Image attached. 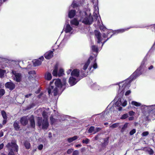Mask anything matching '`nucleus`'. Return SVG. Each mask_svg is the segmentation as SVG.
<instances>
[{
	"mask_svg": "<svg viewBox=\"0 0 155 155\" xmlns=\"http://www.w3.org/2000/svg\"><path fill=\"white\" fill-rule=\"evenodd\" d=\"M49 126V123L48 120L43 119L42 124V128L44 130L47 129Z\"/></svg>",
	"mask_w": 155,
	"mask_h": 155,
	"instance_id": "nucleus-12",
	"label": "nucleus"
},
{
	"mask_svg": "<svg viewBox=\"0 0 155 155\" xmlns=\"http://www.w3.org/2000/svg\"><path fill=\"white\" fill-rule=\"evenodd\" d=\"M58 66L55 65L54 67V69L53 70L52 74L53 76L57 77L58 75Z\"/></svg>",
	"mask_w": 155,
	"mask_h": 155,
	"instance_id": "nucleus-24",
	"label": "nucleus"
},
{
	"mask_svg": "<svg viewBox=\"0 0 155 155\" xmlns=\"http://www.w3.org/2000/svg\"><path fill=\"white\" fill-rule=\"evenodd\" d=\"M118 129L120 130V132L121 133H123L126 130V123H125L123 125L120 124Z\"/></svg>",
	"mask_w": 155,
	"mask_h": 155,
	"instance_id": "nucleus-20",
	"label": "nucleus"
},
{
	"mask_svg": "<svg viewBox=\"0 0 155 155\" xmlns=\"http://www.w3.org/2000/svg\"><path fill=\"white\" fill-rule=\"evenodd\" d=\"M122 109V107H119L118 108V109L119 111H121Z\"/></svg>",
	"mask_w": 155,
	"mask_h": 155,
	"instance_id": "nucleus-64",
	"label": "nucleus"
},
{
	"mask_svg": "<svg viewBox=\"0 0 155 155\" xmlns=\"http://www.w3.org/2000/svg\"><path fill=\"white\" fill-rule=\"evenodd\" d=\"M53 51H50L45 53L44 56L46 59H49L53 56Z\"/></svg>",
	"mask_w": 155,
	"mask_h": 155,
	"instance_id": "nucleus-11",
	"label": "nucleus"
},
{
	"mask_svg": "<svg viewBox=\"0 0 155 155\" xmlns=\"http://www.w3.org/2000/svg\"><path fill=\"white\" fill-rule=\"evenodd\" d=\"M79 154V152L78 150H75L73 152V155H78Z\"/></svg>",
	"mask_w": 155,
	"mask_h": 155,
	"instance_id": "nucleus-51",
	"label": "nucleus"
},
{
	"mask_svg": "<svg viewBox=\"0 0 155 155\" xmlns=\"http://www.w3.org/2000/svg\"><path fill=\"white\" fill-rule=\"evenodd\" d=\"M122 105L123 107H124L126 106V100H125L124 101L123 103L122 104Z\"/></svg>",
	"mask_w": 155,
	"mask_h": 155,
	"instance_id": "nucleus-59",
	"label": "nucleus"
},
{
	"mask_svg": "<svg viewBox=\"0 0 155 155\" xmlns=\"http://www.w3.org/2000/svg\"><path fill=\"white\" fill-rule=\"evenodd\" d=\"M76 11L74 10H71L68 12V16L70 18L74 17L76 15Z\"/></svg>",
	"mask_w": 155,
	"mask_h": 155,
	"instance_id": "nucleus-19",
	"label": "nucleus"
},
{
	"mask_svg": "<svg viewBox=\"0 0 155 155\" xmlns=\"http://www.w3.org/2000/svg\"><path fill=\"white\" fill-rule=\"evenodd\" d=\"M107 34L103 33V37L104 38H109L111 37L114 35L116 34L124 32L125 31V29H120L118 30H115L114 32L113 33L112 32L110 31L109 30H107Z\"/></svg>",
	"mask_w": 155,
	"mask_h": 155,
	"instance_id": "nucleus-6",
	"label": "nucleus"
},
{
	"mask_svg": "<svg viewBox=\"0 0 155 155\" xmlns=\"http://www.w3.org/2000/svg\"><path fill=\"white\" fill-rule=\"evenodd\" d=\"M133 105L138 107L141 106V109L142 113L144 115L145 120H149L151 119L153 120L155 117V114H153V108L155 106V105L146 106L144 105H142L140 103L135 101H133L131 103Z\"/></svg>",
	"mask_w": 155,
	"mask_h": 155,
	"instance_id": "nucleus-1",
	"label": "nucleus"
},
{
	"mask_svg": "<svg viewBox=\"0 0 155 155\" xmlns=\"http://www.w3.org/2000/svg\"><path fill=\"white\" fill-rule=\"evenodd\" d=\"M6 88L9 89L10 91H12L15 87V85L12 81L7 82L5 85Z\"/></svg>",
	"mask_w": 155,
	"mask_h": 155,
	"instance_id": "nucleus-7",
	"label": "nucleus"
},
{
	"mask_svg": "<svg viewBox=\"0 0 155 155\" xmlns=\"http://www.w3.org/2000/svg\"><path fill=\"white\" fill-rule=\"evenodd\" d=\"M119 91H120L122 94H124L126 96V92H125V90L126 88V84L122 83H120L119 85Z\"/></svg>",
	"mask_w": 155,
	"mask_h": 155,
	"instance_id": "nucleus-9",
	"label": "nucleus"
},
{
	"mask_svg": "<svg viewBox=\"0 0 155 155\" xmlns=\"http://www.w3.org/2000/svg\"><path fill=\"white\" fill-rule=\"evenodd\" d=\"M131 92V91L130 90H128L127 91V96L129 95L130 94Z\"/></svg>",
	"mask_w": 155,
	"mask_h": 155,
	"instance_id": "nucleus-61",
	"label": "nucleus"
},
{
	"mask_svg": "<svg viewBox=\"0 0 155 155\" xmlns=\"http://www.w3.org/2000/svg\"><path fill=\"white\" fill-rule=\"evenodd\" d=\"M28 73L29 74H35L36 72L35 71H29Z\"/></svg>",
	"mask_w": 155,
	"mask_h": 155,
	"instance_id": "nucleus-50",
	"label": "nucleus"
},
{
	"mask_svg": "<svg viewBox=\"0 0 155 155\" xmlns=\"http://www.w3.org/2000/svg\"><path fill=\"white\" fill-rule=\"evenodd\" d=\"M90 141V140L87 138H86L85 140H82V143H85L87 144L89 143Z\"/></svg>",
	"mask_w": 155,
	"mask_h": 155,
	"instance_id": "nucleus-39",
	"label": "nucleus"
},
{
	"mask_svg": "<svg viewBox=\"0 0 155 155\" xmlns=\"http://www.w3.org/2000/svg\"><path fill=\"white\" fill-rule=\"evenodd\" d=\"M72 28L69 24H67L65 28L64 31L66 33L70 32L72 30Z\"/></svg>",
	"mask_w": 155,
	"mask_h": 155,
	"instance_id": "nucleus-23",
	"label": "nucleus"
},
{
	"mask_svg": "<svg viewBox=\"0 0 155 155\" xmlns=\"http://www.w3.org/2000/svg\"><path fill=\"white\" fill-rule=\"evenodd\" d=\"M128 117V119L130 121L133 120L134 119V116H130V117Z\"/></svg>",
	"mask_w": 155,
	"mask_h": 155,
	"instance_id": "nucleus-52",
	"label": "nucleus"
},
{
	"mask_svg": "<svg viewBox=\"0 0 155 155\" xmlns=\"http://www.w3.org/2000/svg\"><path fill=\"white\" fill-rule=\"evenodd\" d=\"M80 70L79 69H74L71 73V75L76 77H78L79 75Z\"/></svg>",
	"mask_w": 155,
	"mask_h": 155,
	"instance_id": "nucleus-16",
	"label": "nucleus"
},
{
	"mask_svg": "<svg viewBox=\"0 0 155 155\" xmlns=\"http://www.w3.org/2000/svg\"><path fill=\"white\" fill-rule=\"evenodd\" d=\"M145 67V61L143 60L140 66L127 79V87H129L130 84L133 80L136 79L142 74L141 71Z\"/></svg>",
	"mask_w": 155,
	"mask_h": 155,
	"instance_id": "nucleus-3",
	"label": "nucleus"
},
{
	"mask_svg": "<svg viewBox=\"0 0 155 155\" xmlns=\"http://www.w3.org/2000/svg\"><path fill=\"white\" fill-rule=\"evenodd\" d=\"M71 24L78 26L79 24V21L76 18H74L70 21Z\"/></svg>",
	"mask_w": 155,
	"mask_h": 155,
	"instance_id": "nucleus-25",
	"label": "nucleus"
},
{
	"mask_svg": "<svg viewBox=\"0 0 155 155\" xmlns=\"http://www.w3.org/2000/svg\"><path fill=\"white\" fill-rule=\"evenodd\" d=\"M24 145L27 149H29L30 148V143L28 141L25 140L24 142Z\"/></svg>",
	"mask_w": 155,
	"mask_h": 155,
	"instance_id": "nucleus-26",
	"label": "nucleus"
},
{
	"mask_svg": "<svg viewBox=\"0 0 155 155\" xmlns=\"http://www.w3.org/2000/svg\"><path fill=\"white\" fill-rule=\"evenodd\" d=\"M3 136V132L2 131H1L0 132V137H2Z\"/></svg>",
	"mask_w": 155,
	"mask_h": 155,
	"instance_id": "nucleus-62",
	"label": "nucleus"
},
{
	"mask_svg": "<svg viewBox=\"0 0 155 155\" xmlns=\"http://www.w3.org/2000/svg\"><path fill=\"white\" fill-rule=\"evenodd\" d=\"M15 152L14 151H9V152L8 155H16L15 153Z\"/></svg>",
	"mask_w": 155,
	"mask_h": 155,
	"instance_id": "nucleus-46",
	"label": "nucleus"
},
{
	"mask_svg": "<svg viewBox=\"0 0 155 155\" xmlns=\"http://www.w3.org/2000/svg\"><path fill=\"white\" fill-rule=\"evenodd\" d=\"M94 131V127L92 126L91 127L88 129L87 132L89 134L92 133L93 131Z\"/></svg>",
	"mask_w": 155,
	"mask_h": 155,
	"instance_id": "nucleus-36",
	"label": "nucleus"
},
{
	"mask_svg": "<svg viewBox=\"0 0 155 155\" xmlns=\"http://www.w3.org/2000/svg\"><path fill=\"white\" fill-rule=\"evenodd\" d=\"M30 125L31 127L33 128H35V121L34 116L32 115L29 119Z\"/></svg>",
	"mask_w": 155,
	"mask_h": 155,
	"instance_id": "nucleus-15",
	"label": "nucleus"
},
{
	"mask_svg": "<svg viewBox=\"0 0 155 155\" xmlns=\"http://www.w3.org/2000/svg\"><path fill=\"white\" fill-rule=\"evenodd\" d=\"M4 146V145L3 143H2L0 144V150H1L3 148Z\"/></svg>",
	"mask_w": 155,
	"mask_h": 155,
	"instance_id": "nucleus-57",
	"label": "nucleus"
},
{
	"mask_svg": "<svg viewBox=\"0 0 155 155\" xmlns=\"http://www.w3.org/2000/svg\"><path fill=\"white\" fill-rule=\"evenodd\" d=\"M74 150L72 149H68L67 151V153L68 154L71 153Z\"/></svg>",
	"mask_w": 155,
	"mask_h": 155,
	"instance_id": "nucleus-49",
	"label": "nucleus"
},
{
	"mask_svg": "<svg viewBox=\"0 0 155 155\" xmlns=\"http://www.w3.org/2000/svg\"><path fill=\"white\" fill-rule=\"evenodd\" d=\"M153 68V65H151L150 67L148 68V69L149 70H151Z\"/></svg>",
	"mask_w": 155,
	"mask_h": 155,
	"instance_id": "nucleus-63",
	"label": "nucleus"
},
{
	"mask_svg": "<svg viewBox=\"0 0 155 155\" xmlns=\"http://www.w3.org/2000/svg\"><path fill=\"white\" fill-rule=\"evenodd\" d=\"M135 114V112L133 111H130L128 112V115L130 116H134Z\"/></svg>",
	"mask_w": 155,
	"mask_h": 155,
	"instance_id": "nucleus-41",
	"label": "nucleus"
},
{
	"mask_svg": "<svg viewBox=\"0 0 155 155\" xmlns=\"http://www.w3.org/2000/svg\"><path fill=\"white\" fill-rule=\"evenodd\" d=\"M93 16L94 19L96 21L98 18L97 14L95 13L93 14Z\"/></svg>",
	"mask_w": 155,
	"mask_h": 155,
	"instance_id": "nucleus-53",
	"label": "nucleus"
},
{
	"mask_svg": "<svg viewBox=\"0 0 155 155\" xmlns=\"http://www.w3.org/2000/svg\"><path fill=\"white\" fill-rule=\"evenodd\" d=\"M72 6L73 8L78 7V5L75 3H73L72 4Z\"/></svg>",
	"mask_w": 155,
	"mask_h": 155,
	"instance_id": "nucleus-55",
	"label": "nucleus"
},
{
	"mask_svg": "<svg viewBox=\"0 0 155 155\" xmlns=\"http://www.w3.org/2000/svg\"><path fill=\"white\" fill-rule=\"evenodd\" d=\"M78 138V137L77 136H74L73 137H70L67 140L68 142L70 143L74 140H75L77 139Z\"/></svg>",
	"mask_w": 155,
	"mask_h": 155,
	"instance_id": "nucleus-29",
	"label": "nucleus"
},
{
	"mask_svg": "<svg viewBox=\"0 0 155 155\" xmlns=\"http://www.w3.org/2000/svg\"><path fill=\"white\" fill-rule=\"evenodd\" d=\"M13 126L15 130L18 131L20 130V126L16 121L14 122Z\"/></svg>",
	"mask_w": 155,
	"mask_h": 155,
	"instance_id": "nucleus-22",
	"label": "nucleus"
},
{
	"mask_svg": "<svg viewBox=\"0 0 155 155\" xmlns=\"http://www.w3.org/2000/svg\"><path fill=\"white\" fill-rule=\"evenodd\" d=\"M7 119H4L2 122V124H6L7 122Z\"/></svg>",
	"mask_w": 155,
	"mask_h": 155,
	"instance_id": "nucleus-58",
	"label": "nucleus"
},
{
	"mask_svg": "<svg viewBox=\"0 0 155 155\" xmlns=\"http://www.w3.org/2000/svg\"><path fill=\"white\" fill-rule=\"evenodd\" d=\"M121 119H126V114H124L120 117Z\"/></svg>",
	"mask_w": 155,
	"mask_h": 155,
	"instance_id": "nucleus-54",
	"label": "nucleus"
},
{
	"mask_svg": "<svg viewBox=\"0 0 155 155\" xmlns=\"http://www.w3.org/2000/svg\"><path fill=\"white\" fill-rule=\"evenodd\" d=\"M109 137H107L104 139V142L103 144L105 146H106L108 145L109 142Z\"/></svg>",
	"mask_w": 155,
	"mask_h": 155,
	"instance_id": "nucleus-38",
	"label": "nucleus"
},
{
	"mask_svg": "<svg viewBox=\"0 0 155 155\" xmlns=\"http://www.w3.org/2000/svg\"><path fill=\"white\" fill-rule=\"evenodd\" d=\"M121 105V102L120 101H117L116 103H115L114 104V106L116 107H119L120 106V105Z\"/></svg>",
	"mask_w": 155,
	"mask_h": 155,
	"instance_id": "nucleus-40",
	"label": "nucleus"
},
{
	"mask_svg": "<svg viewBox=\"0 0 155 155\" xmlns=\"http://www.w3.org/2000/svg\"><path fill=\"white\" fill-rule=\"evenodd\" d=\"M71 70L70 69H69L67 71V74H69L70 72H71Z\"/></svg>",
	"mask_w": 155,
	"mask_h": 155,
	"instance_id": "nucleus-60",
	"label": "nucleus"
},
{
	"mask_svg": "<svg viewBox=\"0 0 155 155\" xmlns=\"http://www.w3.org/2000/svg\"><path fill=\"white\" fill-rule=\"evenodd\" d=\"M5 72V70H3L0 68V77L1 78L3 77Z\"/></svg>",
	"mask_w": 155,
	"mask_h": 155,
	"instance_id": "nucleus-35",
	"label": "nucleus"
},
{
	"mask_svg": "<svg viewBox=\"0 0 155 155\" xmlns=\"http://www.w3.org/2000/svg\"><path fill=\"white\" fill-rule=\"evenodd\" d=\"M149 134V132L148 131H145L143 132L141 135L143 137H145L147 136Z\"/></svg>",
	"mask_w": 155,
	"mask_h": 155,
	"instance_id": "nucleus-44",
	"label": "nucleus"
},
{
	"mask_svg": "<svg viewBox=\"0 0 155 155\" xmlns=\"http://www.w3.org/2000/svg\"><path fill=\"white\" fill-rule=\"evenodd\" d=\"M43 147V146L42 144H40L38 146V149L39 150H41L42 149Z\"/></svg>",
	"mask_w": 155,
	"mask_h": 155,
	"instance_id": "nucleus-48",
	"label": "nucleus"
},
{
	"mask_svg": "<svg viewBox=\"0 0 155 155\" xmlns=\"http://www.w3.org/2000/svg\"><path fill=\"white\" fill-rule=\"evenodd\" d=\"M94 58L92 56H91L89 58L87 61L86 62V63H85L83 67V69L84 70H85L87 69L90 63V60H92Z\"/></svg>",
	"mask_w": 155,
	"mask_h": 155,
	"instance_id": "nucleus-14",
	"label": "nucleus"
},
{
	"mask_svg": "<svg viewBox=\"0 0 155 155\" xmlns=\"http://www.w3.org/2000/svg\"><path fill=\"white\" fill-rule=\"evenodd\" d=\"M42 115L44 118L43 119L48 120V116L47 112L45 110L43 111L42 113Z\"/></svg>",
	"mask_w": 155,
	"mask_h": 155,
	"instance_id": "nucleus-32",
	"label": "nucleus"
},
{
	"mask_svg": "<svg viewBox=\"0 0 155 155\" xmlns=\"http://www.w3.org/2000/svg\"><path fill=\"white\" fill-rule=\"evenodd\" d=\"M94 64L93 65V67L94 69H96V68H97V64L96 62V59H95V60L94 61Z\"/></svg>",
	"mask_w": 155,
	"mask_h": 155,
	"instance_id": "nucleus-43",
	"label": "nucleus"
},
{
	"mask_svg": "<svg viewBox=\"0 0 155 155\" xmlns=\"http://www.w3.org/2000/svg\"><path fill=\"white\" fill-rule=\"evenodd\" d=\"M66 85L65 81L61 82V81L59 79H54L50 83V85L48 88V93L49 95L53 94L54 96H57L58 93V89L63 88L62 91L65 89Z\"/></svg>",
	"mask_w": 155,
	"mask_h": 155,
	"instance_id": "nucleus-2",
	"label": "nucleus"
},
{
	"mask_svg": "<svg viewBox=\"0 0 155 155\" xmlns=\"http://www.w3.org/2000/svg\"><path fill=\"white\" fill-rule=\"evenodd\" d=\"M121 124L122 123H114V124H112L110 126V127L113 129L114 128H116L118 127H119V126L120 125V124Z\"/></svg>",
	"mask_w": 155,
	"mask_h": 155,
	"instance_id": "nucleus-33",
	"label": "nucleus"
},
{
	"mask_svg": "<svg viewBox=\"0 0 155 155\" xmlns=\"http://www.w3.org/2000/svg\"><path fill=\"white\" fill-rule=\"evenodd\" d=\"M43 121L42 118L41 117H38L37 118V123L38 126L40 127L41 126Z\"/></svg>",
	"mask_w": 155,
	"mask_h": 155,
	"instance_id": "nucleus-28",
	"label": "nucleus"
},
{
	"mask_svg": "<svg viewBox=\"0 0 155 155\" xmlns=\"http://www.w3.org/2000/svg\"><path fill=\"white\" fill-rule=\"evenodd\" d=\"M50 124L51 125H53L56 121L57 120L54 118L52 116H50Z\"/></svg>",
	"mask_w": 155,
	"mask_h": 155,
	"instance_id": "nucleus-31",
	"label": "nucleus"
},
{
	"mask_svg": "<svg viewBox=\"0 0 155 155\" xmlns=\"http://www.w3.org/2000/svg\"><path fill=\"white\" fill-rule=\"evenodd\" d=\"M6 147L9 151H14L17 153L18 151V146L15 140H12L11 142L8 143Z\"/></svg>",
	"mask_w": 155,
	"mask_h": 155,
	"instance_id": "nucleus-4",
	"label": "nucleus"
},
{
	"mask_svg": "<svg viewBox=\"0 0 155 155\" xmlns=\"http://www.w3.org/2000/svg\"><path fill=\"white\" fill-rule=\"evenodd\" d=\"M136 132V130L133 129L130 132V135H132Z\"/></svg>",
	"mask_w": 155,
	"mask_h": 155,
	"instance_id": "nucleus-47",
	"label": "nucleus"
},
{
	"mask_svg": "<svg viewBox=\"0 0 155 155\" xmlns=\"http://www.w3.org/2000/svg\"><path fill=\"white\" fill-rule=\"evenodd\" d=\"M101 130V128L99 127H96L95 129H94V134H95L96 133L99 131Z\"/></svg>",
	"mask_w": 155,
	"mask_h": 155,
	"instance_id": "nucleus-42",
	"label": "nucleus"
},
{
	"mask_svg": "<svg viewBox=\"0 0 155 155\" xmlns=\"http://www.w3.org/2000/svg\"><path fill=\"white\" fill-rule=\"evenodd\" d=\"M1 113L4 119H7V117L6 112L4 110L1 111Z\"/></svg>",
	"mask_w": 155,
	"mask_h": 155,
	"instance_id": "nucleus-34",
	"label": "nucleus"
},
{
	"mask_svg": "<svg viewBox=\"0 0 155 155\" xmlns=\"http://www.w3.org/2000/svg\"><path fill=\"white\" fill-rule=\"evenodd\" d=\"M35 106V104L34 103H32L30 104L28 107V109H29L33 108Z\"/></svg>",
	"mask_w": 155,
	"mask_h": 155,
	"instance_id": "nucleus-45",
	"label": "nucleus"
},
{
	"mask_svg": "<svg viewBox=\"0 0 155 155\" xmlns=\"http://www.w3.org/2000/svg\"><path fill=\"white\" fill-rule=\"evenodd\" d=\"M15 76V80L17 82H19L21 81V76L20 73H16L14 74Z\"/></svg>",
	"mask_w": 155,
	"mask_h": 155,
	"instance_id": "nucleus-18",
	"label": "nucleus"
},
{
	"mask_svg": "<svg viewBox=\"0 0 155 155\" xmlns=\"http://www.w3.org/2000/svg\"><path fill=\"white\" fill-rule=\"evenodd\" d=\"M84 18L82 20V22L85 25H91L93 21V18L91 14L88 15L85 12L84 15Z\"/></svg>",
	"mask_w": 155,
	"mask_h": 155,
	"instance_id": "nucleus-5",
	"label": "nucleus"
},
{
	"mask_svg": "<svg viewBox=\"0 0 155 155\" xmlns=\"http://www.w3.org/2000/svg\"><path fill=\"white\" fill-rule=\"evenodd\" d=\"M77 82L76 78L72 77H70L68 81V82L71 86L74 85Z\"/></svg>",
	"mask_w": 155,
	"mask_h": 155,
	"instance_id": "nucleus-13",
	"label": "nucleus"
},
{
	"mask_svg": "<svg viewBox=\"0 0 155 155\" xmlns=\"http://www.w3.org/2000/svg\"><path fill=\"white\" fill-rule=\"evenodd\" d=\"M32 95V94L30 93V94H28L25 95V96L26 98H28L29 97H30Z\"/></svg>",
	"mask_w": 155,
	"mask_h": 155,
	"instance_id": "nucleus-56",
	"label": "nucleus"
},
{
	"mask_svg": "<svg viewBox=\"0 0 155 155\" xmlns=\"http://www.w3.org/2000/svg\"><path fill=\"white\" fill-rule=\"evenodd\" d=\"M142 150L148 152L149 153L150 155L153 154L154 153L153 150L148 147H145L142 148Z\"/></svg>",
	"mask_w": 155,
	"mask_h": 155,
	"instance_id": "nucleus-21",
	"label": "nucleus"
},
{
	"mask_svg": "<svg viewBox=\"0 0 155 155\" xmlns=\"http://www.w3.org/2000/svg\"><path fill=\"white\" fill-rule=\"evenodd\" d=\"M44 59L43 56H41L39 59L33 61V65L34 66H37L41 65L42 62Z\"/></svg>",
	"mask_w": 155,
	"mask_h": 155,
	"instance_id": "nucleus-8",
	"label": "nucleus"
},
{
	"mask_svg": "<svg viewBox=\"0 0 155 155\" xmlns=\"http://www.w3.org/2000/svg\"><path fill=\"white\" fill-rule=\"evenodd\" d=\"M45 79L49 81L51 79L52 76L51 74L49 72H48L45 75Z\"/></svg>",
	"mask_w": 155,
	"mask_h": 155,
	"instance_id": "nucleus-30",
	"label": "nucleus"
},
{
	"mask_svg": "<svg viewBox=\"0 0 155 155\" xmlns=\"http://www.w3.org/2000/svg\"><path fill=\"white\" fill-rule=\"evenodd\" d=\"M91 49L92 51L93 52H95L97 53L98 51V47L97 46L93 45L91 46Z\"/></svg>",
	"mask_w": 155,
	"mask_h": 155,
	"instance_id": "nucleus-27",
	"label": "nucleus"
},
{
	"mask_svg": "<svg viewBox=\"0 0 155 155\" xmlns=\"http://www.w3.org/2000/svg\"><path fill=\"white\" fill-rule=\"evenodd\" d=\"M94 33L95 36L98 40L97 43H100L102 40L100 32L97 30H95Z\"/></svg>",
	"mask_w": 155,
	"mask_h": 155,
	"instance_id": "nucleus-10",
	"label": "nucleus"
},
{
	"mask_svg": "<svg viewBox=\"0 0 155 155\" xmlns=\"http://www.w3.org/2000/svg\"><path fill=\"white\" fill-rule=\"evenodd\" d=\"M28 123V121L27 118L25 117H22L20 119V123L23 126H26Z\"/></svg>",
	"mask_w": 155,
	"mask_h": 155,
	"instance_id": "nucleus-17",
	"label": "nucleus"
},
{
	"mask_svg": "<svg viewBox=\"0 0 155 155\" xmlns=\"http://www.w3.org/2000/svg\"><path fill=\"white\" fill-rule=\"evenodd\" d=\"M64 70L63 69H60L58 74V76L59 77L62 76L64 74Z\"/></svg>",
	"mask_w": 155,
	"mask_h": 155,
	"instance_id": "nucleus-37",
	"label": "nucleus"
}]
</instances>
